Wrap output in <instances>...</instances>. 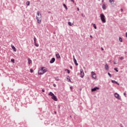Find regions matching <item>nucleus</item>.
Segmentation results:
<instances>
[{
    "label": "nucleus",
    "mask_w": 127,
    "mask_h": 127,
    "mask_svg": "<svg viewBox=\"0 0 127 127\" xmlns=\"http://www.w3.org/2000/svg\"><path fill=\"white\" fill-rule=\"evenodd\" d=\"M80 77L81 78H84V76H85V73H84V70H83V68H81L80 70Z\"/></svg>",
    "instance_id": "39448f33"
},
{
    "label": "nucleus",
    "mask_w": 127,
    "mask_h": 127,
    "mask_svg": "<svg viewBox=\"0 0 127 127\" xmlns=\"http://www.w3.org/2000/svg\"><path fill=\"white\" fill-rule=\"evenodd\" d=\"M56 56L58 59H59V58H61L60 55H59V54H57Z\"/></svg>",
    "instance_id": "dca6fc26"
},
{
    "label": "nucleus",
    "mask_w": 127,
    "mask_h": 127,
    "mask_svg": "<svg viewBox=\"0 0 127 127\" xmlns=\"http://www.w3.org/2000/svg\"><path fill=\"white\" fill-rule=\"evenodd\" d=\"M11 62H12V63H14V59H11Z\"/></svg>",
    "instance_id": "c85d7f7f"
},
{
    "label": "nucleus",
    "mask_w": 127,
    "mask_h": 127,
    "mask_svg": "<svg viewBox=\"0 0 127 127\" xmlns=\"http://www.w3.org/2000/svg\"><path fill=\"white\" fill-rule=\"evenodd\" d=\"M49 96H51L52 99L54 100V101L57 102V97L55 96V95H54V94L52 92H50L49 93Z\"/></svg>",
    "instance_id": "20e7f679"
},
{
    "label": "nucleus",
    "mask_w": 127,
    "mask_h": 127,
    "mask_svg": "<svg viewBox=\"0 0 127 127\" xmlns=\"http://www.w3.org/2000/svg\"><path fill=\"white\" fill-rule=\"evenodd\" d=\"M91 75L92 77L93 78V79H96V78H97L96 73H95V72L94 71L91 72Z\"/></svg>",
    "instance_id": "0eeeda50"
},
{
    "label": "nucleus",
    "mask_w": 127,
    "mask_h": 127,
    "mask_svg": "<svg viewBox=\"0 0 127 127\" xmlns=\"http://www.w3.org/2000/svg\"><path fill=\"white\" fill-rule=\"evenodd\" d=\"M54 62H55V58H53L51 59V60L50 61V63L52 64V63H54Z\"/></svg>",
    "instance_id": "9b49d317"
},
{
    "label": "nucleus",
    "mask_w": 127,
    "mask_h": 127,
    "mask_svg": "<svg viewBox=\"0 0 127 127\" xmlns=\"http://www.w3.org/2000/svg\"><path fill=\"white\" fill-rule=\"evenodd\" d=\"M58 107H59V109H60V105H58Z\"/></svg>",
    "instance_id": "37998d69"
},
{
    "label": "nucleus",
    "mask_w": 127,
    "mask_h": 127,
    "mask_svg": "<svg viewBox=\"0 0 127 127\" xmlns=\"http://www.w3.org/2000/svg\"><path fill=\"white\" fill-rule=\"evenodd\" d=\"M57 113V112H55V114H56Z\"/></svg>",
    "instance_id": "49530a36"
},
{
    "label": "nucleus",
    "mask_w": 127,
    "mask_h": 127,
    "mask_svg": "<svg viewBox=\"0 0 127 127\" xmlns=\"http://www.w3.org/2000/svg\"><path fill=\"white\" fill-rule=\"evenodd\" d=\"M70 89H72V86H70Z\"/></svg>",
    "instance_id": "a18cd8bd"
},
{
    "label": "nucleus",
    "mask_w": 127,
    "mask_h": 127,
    "mask_svg": "<svg viewBox=\"0 0 127 127\" xmlns=\"http://www.w3.org/2000/svg\"><path fill=\"white\" fill-rule=\"evenodd\" d=\"M90 37H91V38H93V36L92 35H90Z\"/></svg>",
    "instance_id": "58836bf2"
},
{
    "label": "nucleus",
    "mask_w": 127,
    "mask_h": 127,
    "mask_svg": "<svg viewBox=\"0 0 127 127\" xmlns=\"http://www.w3.org/2000/svg\"><path fill=\"white\" fill-rule=\"evenodd\" d=\"M124 96H125V97H127V93H126L125 92L124 93Z\"/></svg>",
    "instance_id": "72a5a7b5"
},
{
    "label": "nucleus",
    "mask_w": 127,
    "mask_h": 127,
    "mask_svg": "<svg viewBox=\"0 0 127 127\" xmlns=\"http://www.w3.org/2000/svg\"><path fill=\"white\" fill-rule=\"evenodd\" d=\"M55 79L56 81H60V80L58 76L55 77Z\"/></svg>",
    "instance_id": "f3484780"
},
{
    "label": "nucleus",
    "mask_w": 127,
    "mask_h": 127,
    "mask_svg": "<svg viewBox=\"0 0 127 127\" xmlns=\"http://www.w3.org/2000/svg\"><path fill=\"white\" fill-rule=\"evenodd\" d=\"M119 58H120V60H123V59H124V58L123 57H121Z\"/></svg>",
    "instance_id": "c756f323"
},
{
    "label": "nucleus",
    "mask_w": 127,
    "mask_h": 127,
    "mask_svg": "<svg viewBox=\"0 0 127 127\" xmlns=\"http://www.w3.org/2000/svg\"><path fill=\"white\" fill-rule=\"evenodd\" d=\"M81 16H82L83 17H85V15H84V14L83 13L81 14Z\"/></svg>",
    "instance_id": "2f4dec72"
},
{
    "label": "nucleus",
    "mask_w": 127,
    "mask_h": 127,
    "mask_svg": "<svg viewBox=\"0 0 127 127\" xmlns=\"http://www.w3.org/2000/svg\"><path fill=\"white\" fill-rule=\"evenodd\" d=\"M110 2H111V3H112V2H113V1H114V0H109Z\"/></svg>",
    "instance_id": "7c9ffc66"
},
{
    "label": "nucleus",
    "mask_w": 127,
    "mask_h": 127,
    "mask_svg": "<svg viewBox=\"0 0 127 127\" xmlns=\"http://www.w3.org/2000/svg\"><path fill=\"white\" fill-rule=\"evenodd\" d=\"M30 71L31 73H33V69H32V68L30 69Z\"/></svg>",
    "instance_id": "cd10ccee"
},
{
    "label": "nucleus",
    "mask_w": 127,
    "mask_h": 127,
    "mask_svg": "<svg viewBox=\"0 0 127 127\" xmlns=\"http://www.w3.org/2000/svg\"><path fill=\"white\" fill-rule=\"evenodd\" d=\"M26 4H27V5H30V2H29V1H27V2H26Z\"/></svg>",
    "instance_id": "5701e85b"
},
{
    "label": "nucleus",
    "mask_w": 127,
    "mask_h": 127,
    "mask_svg": "<svg viewBox=\"0 0 127 127\" xmlns=\"http://www.w3.org/2000/svg\"><path fill=\"white\" fill-rule=\"evenodd\" d=\"M73 62L74 63V64L76 65V66H78V63H77V60H76V59H75V56H73Z\"/></svg>",
    "instance_id": "1a4fd4ad"
},
{
    "label": "nucleus",
    "mask_w": 127,
    "mask_h": 127,
    "mask_svg": "<svg viewBox=\"0 0 127 127\" xmlns=\"http://www.w3.org/2000/svg\"><path fill=\"white\" fill-rule=\"evenodd\" d=\"M42 92H43V93H44V92H45V90H44V89H42Z\"/></svg>",
    "instance_id": "473e14b6"
},
{
    "label": "nucleus",
    "mask_w": 127,
    "mask_h": 127,
    "mask_svg": "<svg viewBox=\"0 0 127 127\" xmlns=\"http://www.w3.org/2000/svg\"><path fill=\"white\" fill-rule=\"evenodd\" d=\"M114 64H117V63H116L115 61H114Z\"/></svg>",
    "instance_id": "4c0bfd02"
},
{
    "label": "nucleus",
    "mask_w": 127,
    "mask_h": 127,
    "mask_svg": "<svg viewBox=\"0 0 127 127\" xmlns=\"http://www.w3.org/2000/svg\"><path fill=\"white\" fill-rule=\"evenodd\" d=\"M37 16H36V19L37 20L38 23H41V19H42V17H41V13L40 12L38 11L37 12Z\"/></svg>",
    "instance_id": "f03ea898"
},
{
    "label": "nucleus",
    "mask_w": 127,
    "mask_h": 127,
    "mask_svg": "<svg viewBox=\"0 0 127 127\" xmlns=\"http://www.w3.org/2000/svg\"><path fill=\"white\" fill-rule=\"evenodd\" d=\"M64 7H65V9H67L68 8H67V6H66V4H63Z\"/></svg>",
    "instance_id": "b1692460"
},
{
    "label": "nucleus",
    "mask_w": 127,
    "mask_h": 127,
    "mask_svg": "<svg viewBox=\"0 0 127 127\" xmlns=\"http://www.w3.org/2000/svg\"><path fill=\"white\" fill-rule=\"evenodd\" d=\"M100 89L99 87H94V88H92L91 89V91L92 92H95V91L97 90H99Z\"/></svg>",
    "instance_id": "9d476101"
},
{
    "label": "nucleus",
    "mask_w": 127,
    "mask_h": 127,
    "mask_svg": "<svg viewBox=\"0 0 127 127\" xmlns=\"http://www.w3.org/2000/svg\"><path fill=\"white\" fill-rule=\"evenodd\" d=\"M68 25H69V26H72L73 25V24H72L71 22H68Z\"/></svg>",
    "instance_id": "aec40b11"
},
{
    "label": "nucleus",
    "mask_w": 127,
    "mask_h": 127,
    "mask_svg": "<svg viewBox=\"0 0 127 127\" xmlns=\"http://www.w3.org/2000/svg\"><path fill=\"white\" fill-rule=\"evenodd\" d=\"M77 11H79V8H77Z\"/></svg>",
    "instance_id": "ea45409f"
},
{
    "label": "nucleus",
    "mask_w": 127,
    "mask_h": 127,
    "mask_svg": "<svg viewBox=\"0 0 127 127\" xmlns=\"http://www.w3.org/2000/svg\"><path fill=\"white\" fill-rule=\"evenodd\" d=\"M72 2H74V0H70Z\"/></svg>",
    "instance_id": "a19ab883"
},
{
    "label": "nucleus",
    "mask_w": 127,
    "mask_h": 127,
    "mask_svg": "<svg viewBox=\"0 0 127 127\" xmlns=\"http://www.w3.org/2000/svg\"><path fill=\"white\" fill-rule=\"evenodd\" d=\"M11 47L13 49V51H14L15 52H16V49H15V47H14L13 45H11Z\"/></svg>",
    "instance_id": "ddd939ff"
},
{
    "label": "nucleus",
    "mask_w": 127,
    "mask_h": 127,
    "mask_svg": "<svg viewBox=\"0 0 127 127\" xmlns=\"http://www.w3.org/2000/svg\"><path fill=\"white\" fill-rule=\"evenodd\" d=\"M47 72V68L45 67H42L39 70L38 74L39 75H43L44 73H46Z\"/></svg>",
    "instance_id": "f257e3e1"
},
{
    "label": "nucleus",
    "mask_w": 127,
    "mask_h": 127,
    "mask_svg": "<svg viewBox=\"0 0 127 127\" xmlns=\"http://www.w3.org/2000/svg\"><path fill=\"white\" fill-rule=\"evenodd\" d=\"M100 19L103 23H106V16L103 13L100 14Z\"/></svg>",
    "instance_id": "7ed1b4c3"
},
{
    "label": "nucleus",
    "mask_w": 127,
    "mask_h": 127,
    "mask_svg": "<svg viewBox=\"0 0 127 127\" xmlns=\"http://www.w3.org/2000/svg\"><path fill=\"white\" fill-rule=\"evenodd\" d=\"M53 86H54V87H56V86H57V85H56V84H53Z\"/></svg>",
    "instance_id": "e433bc0d"
},
{
    "label": "nucleus",
    "mask_w": 127,
    "mask_h": 127,
    "mask_svg": "<svg viewBox=\"0 0 127 127\" xmlns=\"http://www.w3.org/2000/svg\"><path fill=\"white\" fill-rule=\"evenodd\" d=\"M64 71H67V74H70V70H69L68 69H66L64 70Z\"/></svg>",
    "instance_id": "412c9836"
},
{
    "label": "nucleus",
    "mask_w": 127,
    "mask_h": 127,
    "mask_svg": "<svg viewBox=\"0 0 127 127\" xmlns=\"http://www.w3.org/2000/svg\"><path fill=\"white\" fill-rule=\"evenodd\" d=\"M119 41H120V42H123V39L121 37H119Z\"/></svg>",
    "instance_id": "4be33fe9"
},
{
    "label": "nucleus",
    "mask_w": 127,
    "mask_h": 127,
    "mask_svg": "<svg viewBox=\"0 0 127 127\" xmlns=\"http://www.w3.org/2000/svg\"><path fill=\"white\" fill-rule=\"evenodd\" d=\"M36 38L35 37L34 38V44L36 46V47H38V46H39V45L37 43H36Z\"/></svg>",
    "instance_id": "6e6552de"
},
{
    "label": "nucleus",
    "mask_w": 127,
    "mask_h": 127,
    "mask_svg": "<svg viewBox=\"0 0 127 127\" xmlns=\"http://www.w3.org/2000/svg\"><path fill=\"white\" fill-rule=\"evenodd\" d=\"M28 61L29 65H30V64L32 63V61H31V60H30V59H28Z\"/></svg>",
    "instance_id": "4468645a"
},
{
    "label": "nucleus",
    "mask_w": 127,
    "mask_h": 127,
    "mask_svg": "<svg viewBox=\"0 0 127 127\" xmlns=\"http://www.w3.org/2000/svg\"><path fill=\"white\" fill-rule=\"evenodd\" d=\"M105 69H106V70L109 69V65L108 64L105 65Z\"/></svg>",
    "instance_id": "a211bd4d"
},
{
    "label": "nucleus",
    "mask_w": 127,
    "mask_h": 127,
    "mask_svg": "<svg viewBox=\"0 0 127 127\" xmlns=\"http://www.w3.org/2000/svg\"><path fill=\"white\" fill-rule=\"evenodd\" d=\"M121 12H123V11H124V9H123V8L121 9Z\"/></svg>",
    "instance_id": "c9c22d12"
},
{
    "label": "nucleus",
    "mask_w": 127,
    "mask_h": 127,
    "mask_svg": "<svg viewBox=\"0 0 127 127\" xmlns=\"http://www.w3.org/2000/svg\"><path fill=\"white\" fill-rule=\"evenodd\" d=\"M115 84H117V85H119L118 82L116 81Z\"/></svg>",
    "instance_id": "f704fd0d"
},
{
    "label": "nucleus",
    "mask_w": 127,
    "mask_h": 127,
    "mask_svg": "<svg viewBox=\"0 0 127 127\" xmlns=\"http://www.w3.org/2000/svg\"><path fill=\"white\" fill-rule=\"evenodd\" d=\"M70 69H72L73 67L72 66L70 67Z\"/></svg>",
    "instance_id": "c03bdc74"
},
{
    "label": "nucleus",
    "mask_w": 127,
    "mask_h": 127,
    "mask_svg": "<svg viewBox=\"0 0 127 127\" xmlns=\"http://www.w3.org/2000/svg\"><path fill=\"white\" fill-rule=\"evenodd\" d=\"M92 25H93V27L95 29H97V26H96L95 24L92 23Z\"/></svg>",
    "instance_id": "6ab92c4d"
},
{
    "label": "nucleus",
    "mask_w": 127,
    "mask_h": 127,
    "mask_svg": "<svg viewBox=\"0 0 127 127\" xmlns=\"http://www.w3.org/2000/svg\"><path fill=\"white\" fill-rule=\"evenodd\" d=\"M66 80L68 82H71V79H70V76H68L66 78Z\"/></svg>",
    "instance_id": "2eb2a0df"
},
{
    "label": "nucleus",
    "mask_w": 127,
    "mask_h": 127,
    "mask_svg": "<svg viewBox=\"0 0 127 127\" xmlns=\"http://www.w3.org/2000/svg\"><path fill=\"white\" fill-rule=\"evenodd\" d=\"M102 8L104 9V10H106L107 9V6H106V5L105 4H103L102 5Z\"/></svg>",
    "instance_id": "f8f14e48"
},
{
    "label": "nucleus",
    "mask_w": 127,
    "mask_h": 127,
    "mask_svg": "<svg viewBox=\"0 0 127 127\" xmlns=\"http://www.w3.org/2000/svg\"><path fill=\"white\" fill-rule=\"evenodd\" d=\"M114 70H115V71H117V72H119V70H118V68H114Z\"/></svg>",
    "instance_id": "a878e982"
},
{
    "label": "nucleus",
    "mask_w": 127,
    "mask_h": 127,
    "mask_svg": "<svg viewBox=\"0 0 127 127\" xmlns=\"http://www.w3.org/2000/svg\"><path fill=\"white\" fill-rule=\"evenodd\" d=\"M108 74L109 76V77H110V78H112V75L111 74V73H110V72H108Z\"/></svg>",
    "instance_id": "393cba45"
},
{
    "label": "nucleus",
    "mask_w": 127,
    "mask_h": 127,
    "mask_svg": "<svg viewBox=\"0 0 127 127\" xmlns=\"http://www.w3.org/2000/svg\"><path fill=\"white\" fill-rule=\"evenodd\" d=\"M101 50H102V51H103V50H104V48H101Z\"/></svg>",
    "instance_id": "79ce46f5"
},
{
    "label": "nucleus",
    "mask_w": 127,
    "mask_h": 127,
    "mask_svg": "<svg viewBox=\"0 0 127 127\" xmlns=\"http://www.w3.org/2000/svg\"><path fill=\"white\" fill-rule=\"evenodd\" d=\"M111 82H112V83H113V84H116V81L115 80H112Z\"/></svg>",
    "instance_id": "bb28decb"
},
{
    "label": "nucleus",
    "mask_w": 127,
    "mask_h": 127,
    "mask_svg": "<svg viewBox=\"0 0 127 127\" xmlns=\"http://www.w3.org/2000/svg\"><path fill=\"white\" fill-rule=\"evenodd\" d=\"M115 97L116 98V99H118V100H121V96H120V94H118L117 93H115Z\"/></svg>",
    "instance_id": "423d86ee"
},
{
    "label": "nucleus",
    "mask_w": 127,
    "mask_h": 127,
    "mask_svg": "<svg viewBox=\"0 0 127 127\" xmlns=\"http://www.w3.org/2000/svg\"><path fill=\"white\" fill-rule=\"evenodd\" d=\"M102 2L104 1V0H102Z\"/></svg>",
    "instance_id": "de8ad7c7"
}]
</instances>
